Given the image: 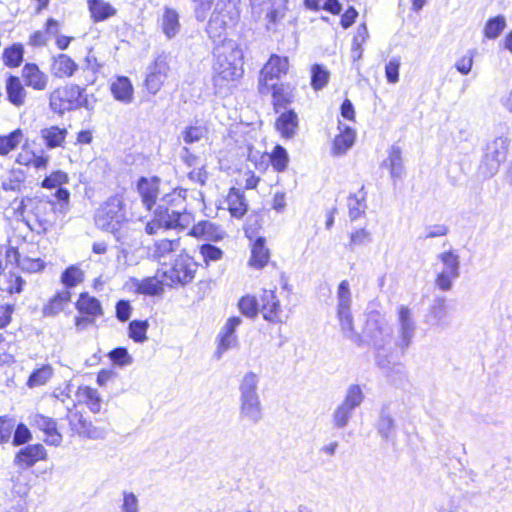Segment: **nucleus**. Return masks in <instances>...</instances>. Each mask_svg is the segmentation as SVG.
Returning <instances> with one entry per match:
<instances>
[{
  "instance_id": "nucleus-41",
  "label": "nucleus",
  "mask_w": 512,
  "mask_h": 512,
  "mask_svg": "<svg viewBox=\"0 0 512 512\" xmlns=\"http://www.w3.org/2000/svg\"><path fill=\"white\" fill-rule=\"evenodd\" d=\"M180 29L179 15L175 10L166 9L163 16L162 30L170 39L173 38Z\"/></svg>"
},
{
  "instance_id": "nucleus-6",
  "label": "nucleus",
  "mask_w": 512,
  "mask_h": 512,
  "mask_svg": "<svg viewBox=\"0 0 512 512\" xmlns=\"http://www.w3.org/2000/svg\"><path fill=\"white\" fill-rule=\"evenodd\" d=\"M186 190L174 189L162 196V228H187L192 215L186 212Z\"/></svg>"
},
{
  "instance_id": "nucleus-28",
  "label": "nucleus",
  "mask_w": 512,
  "mask_h": 512,
  "mask_svg": "<svg viewBox=\"0 0 512 512\" xmlns=\"http://www.w3.org/2000/svg\"><path fill=\"white\" fill-rule=\"evenodd\" d=\"M88 9L94 22H101L116 15L117 10L104 0H88Z\"/></svg>"
},
{
  "instance_id": "nucleus-13",
  "label": "nucleus",
  "mask_w": 512,
  "mask_h": 512,
  "mask_svg": "<svg viewBox=\"0 0 512 512\" xmlns=\"http://www.w3.org/2000/svg\"><path fill=\"white\" fill-rule=\"evenodd\" d=\"M442 268L435 278V285L441 291H449L453 282L460 276V257L454 251L442 252L438 255Z\"/></svg>"
},
{
  "instance_id": "nucleus-46",
  "label": "nucleus",
  "mask_w": 512,
  "mask_h": 512,
  "mask_svg": "<svg viewBox=\"0 0 512 512\" xmlns=\"http://www.w3.org/2000/svg\"><path fill=\"white\" fill-rule=\"evenodd\" d=\"M22 131L16 129L7 136H0V155H7L14 150L21 142Z\"/></svg>"
},
{
  "instance_id": "nucleus-3",
  "label": "nucleus",
  "mask_w": 512,
  "mask_h": 512,
  "mask_svg": "<svg viewBox=\"0 0 512 512\" xmlns=\"http://www.w3.org/2000/svg\"><path fill=\"white\" fill-rule=\"evenodd\" d=\"M260 377L253 371L246 372L239 381V419L250 425L263 418V406L259 395Z\"/></svg>"
},
{
  "instance_id": "nucleus-24",
  "label": "nucleus",
  "mask_w": 512,
  "mask_h": 512,
  "mask_svg": "<svg viewBox=\"0 0 512 512\" xmlns=\"http://www.w3.org/2000/svg\"><path fill=\"white\" fill-rule=\"evenodd\" d=\"M78 69V64L67 54H59L53 58L51 72L58 78L71 77Z\"/></svg>"
},
{
  "instance_id": "nucleus-64",
  "label": "nucleus",
  "mask_w": 512,
  "mask_h": 512,
  "mask_svg": "<svg viewBox=\"0 0 512 512\" xmlns=\"http://www.w3.org/2000/svg\"><path fill=\"white\" fill-rule=\"evenodd\" d=\"M121 510L122 512H138V500L134 493H123V503L121 505Z\"/></svg>"
},
{
  "instance_id": "nucleus-4",
  "label": "nucleus",
  "mask_w": 512,
  "mask_h": 512,
  "mask_svg": "<svg viewBox=\"0 0 512 512\" xmlns=\"http://www.w3.org/2000/svg\"><path fill=\"white\" fill-rule=\"evenodd\" d=\"M96 98L93 94L88 95L85 87L76 84L66 85L52 91L49 95L50 109L59 115L66 111H73L80 108L93 110Z\"/></svg>"
},
{
  "instance_id": "nucleus-60",
  "label": "nucleus",
  "mask_w": 512,
  "mask_h": 512,
  "mask_svg": "<svg viewBox=\"0 0 512 512\" xmlns=\"http://www.w3.org/2000/svg\"><path fill=\"white\" fill-rule=\"evenodd\" d=\"M214 0H192L194 14L198 21H204L211 9Z\"/></svg>"
},
{
  "instance_id": "nucleus-40",
  "label": "nucleus",
  "mask_w": 512,
  "mask_h": 512,
  "mask_svg": "<svg viewBox=\"0 0 512 512\" xmlns=\"http://www.w3.org/2000/svg\"><path fill=\"white\" fill-rule=\"evenodd\" d=\"M144 85L149 93L155 95L160 90V68L158 65V57L147 68V74Z\"/></svg>"
},
{
  "instance_id": "nucleus-2",
  "label": "nucleus",
  "mask_w": 512,
  "mask_h": 512,
  "mask_svg": "<svg viewBox=\"0 0 512 512\" xmlns=\"http://www.w3.org/2000/svg\"><path fill=\"white\" fill-rule=\"evenodd\" d=\"M363 336L376 352L377 365L389 370L391 361L388 355L392 352L395 342H393V329L388 321L378 313H371L363 329Z\"/></svg>"
},
{
  "instance_id": "nucleus-1",
  "label": "nucleus",
  "mask_w": 512,
  "mask_h": 512,
  "mask_svg": "<svg viewBox=\"0 0 512 512\" xmlns=\"http://www.w3.org/2000/svg\"><path fill=\"white\" fill-rule=\"evenodd\" d=\"M213 84L217 94L226 95L243 74V52L236 41L224 39L214 48Z\"/></svg>"
},
{
  "instance_id": "nucleus-5",
  "label": "nucleus",
  "mask_w": 512,
  "mask_h": 512,
  "mask_svg": "<svg viewBox=\"0 0 512 512\" xmlns=\"http://www.w3.org/2000/svg\"><path fill=\"white\" fill-rule=\"evenodd\" d=\"M54 196L59 202L58 206L52 201L38 200L33 207L34 224L31 229L38 234L52 229L57 220V212L66 214L69 210L70 192L66 188L57 189Z\"/></svg>"
},
{
  "instance_id": "nucleus-54",
  "label": "nucleus",
  "mask_w": 512,
  "mask_h": 512,
  "mask_svg": "<svg viewBox=\"0 0 512 512\" xmlns=\"http://www.w3.org/2000/svg\"><path fill=\"white\" fill-rule=\"evenodd\" d=\"M237 345V337L232 334L219 333V342L215 352L217 359H220L222 355L229 349Z\"/></svg>"
},
{
  "instance_id": "nucleus-27",
  "label": "nucleus",
  "mask_w": 512,
  "mask_h": 512,
  "mask_svg": "<svg viewBox=\"0 0 512 512\" xmlns=\"http://www.w3.org/2000/svg\"><path fill=\"white\" fill-rule=\"evenodd\" d=\"M383 166L390 170L393 180L400 179L404 174L402 161V150L398 145H392L388 152V157L383 161Z\"/></svg>"
},
{
  "instance_id": "nucleus-59",
  "label": "nucleus",
  "mask_w": 512,
  "mask_h": 512,
  "mask_svg": "<svg viewBox=\"0 0 512 512\" xmlns=\"http://www.w3.org/2000/svg\"><path fill=\"white\" fill-rule=\"evenodd\" d=\"M400 58L394 57L390 59V61L385 66V76L387 81L391 84H395L399 81V68H400Z\"/></svg>"
},
{
  "instance_id": "nucleus-22",
  "label": "nucleus",
  "mask_w": 512,
  "mask_h": 512,
  "mask_svg": "<svg viewBox=\"0 0 512 512\" xmlns=\"http://www.w3.org/2000/svg\"><path fill=\"white\" fill-rule=\"evenodd\" d=\"M428 317L433 326L441 329H445L450 326L448 308L444 298H436L434 300L429 309Z\"/></svg>"
},
{
  "instance_id": "nucleus-55",
  "label": "nucleus",
  "mask_w": 512,
  "mask_h": 512,
  "mask_svg": "<svg viewBox=\"0 0 512 512\" xmlns=\"http://www.w3.org/2000/svg\"><path fill=\"white\" fill-rule=\"evenodd\" d=\"M67 182H68V175L63 171L58 170V171H54L49 176H46L43 179L41 186L43 188H47V189L56 188V187H58V189H59L60 188L59 186H61L62 184H65Z\"/></svg>"
},
{
  "instance_id": "nucleus-26",
  "label": "nucleus",
  "mask_w": 512,
  "mask_h": 512,
  "mask_svg": "<svg viewBox=\"0 0 512 512\" xmlns=\"http://www.w3.org/2000/svg\"><path fill=\"white\" fill-rule=\"evenodd\" d=\"M366 196L367 192L364 186H361L356 193L349 195L347 206L349 217L352 221L360 218L365 213L367 209Z\"/></svg>"
},
{
  "instance_id": "nucleus-62",
  "label": "nucleus",
  "mask_w": 512,
  "mask_h": 512,
  "mask_svg": "<svg viewBox=\"0 0 512 512\" xmlns=\"http://www.w3.org/2000/svg\"><path fill=\"white\" fill-rule=\"evenodd\" d=\"M200 253L206 263L210 261H218L223 256L222 250L211 244L201 245Z\"/></svg>"
},
{
  "instance_id": "nucleus-47",
  "label": "nucleus",
  "mask_w": 512,
  "mask_h": 512,
  "mask_svg": "<svg viewBox=\"0 0 512 512\" xmlns=\"http://www.w3.org/2000/svg\"><path fill=\"white\" fill-rule=\"evenodd\" d=\"M287 0H277L273 3L272 9L267 13L268 30H274V25L284 18L287 10Z\"/></svg>"
},
{
  "instance_id": "nucleus-52",
  "label": "nucleus",
  "mask_w": 512,
  "mask_h": 512,
  "mask_svg": "<svg viewBox=\"0 0 512 512\" xmlns=\"http://www.w3.org/2000/svg\"><path fill=\"white\" fill-rule=\"evenodd\" d=\"M272 166L275 170L284 171L288 164V154L282 146H276L270 156Z\"/></svg>"
},
{
  "instance_id": "nucleus-45",
  "label": "nucleus",
  "mask_w": 512,
  "mask_h": 512,
  "mask_svg": "<svg viewBox=\"0 0 512 512\" xmlns=\"http://www.w3.org/2000/svg\"><path fill=\"white\" fill-rule=\"evenodd\" d=\"M330 78V73L322 65L314 64L311 67V86L315 91L323 89Z\"/></svg>"
},
{
  "instance_id": "nucleus-57",
  "label": "nucleus",
  "mask_w": 512,
  "mask_h": 512,
  "mask_svg": "<svg viewBox=\"0 0 512 512\" xmlns=\"http://www.w3.org/2000/svg\"><path fill=\"white\" fill-rule=\"evenodd\" d=\"M78 435L92 440H100L105 438L106 431L103 428L94 426L90 421H86Z\"/></svg>"
},
{
  "instance_id": "nucleus-10",
  "label": "nucleus",
  "mask_w": 512,
  "mask_h": 512,
  "mask_svg": "<svg viewBox=\"0 0 512 512\" xmlns=\"http://www.w3.org/2000/svg\"><path fill=\"white\" fill-rule=\"evenodd\" d=\"M364 393L360 385L351 384L347 387L343 400L331 414V422L336 429H345L353 418L355 410L363 403Z\"/></svg>"
},
{
  "instance_id": "nucleus-11",
  "label": "nucleus",
  "mask_w": 512,
  "mask_h": 512,
  "mask_svg": "<svg viewBox=\"0 0 512 512\" xmlns=\"http://www.w3.org/2000/svg\"><path fill=\"white\" fill-rule=\"evenodd\" d=\"M125 215L119 197H110L95 213V224L98 228L115 233L119 230Z\"/></svg>"
},
{
  "instance_id": "nucleus-34",
  "label": "nucleus",
  "mask_w": 512,
  "mask_h": 512,
  "mask_svg": "<svg viewBox=\"0 0 512 512\" xmlns=\"http://www.w3.org/2000/svg\"><path fill=\"white\" fill-rule=\"evenodd\" d=\"M67 130L58 126H51L41 130L40 134L48 149L62 146L67 136Z\"/></svg>"
},
{
  "instance_id": "nucleus-48",
  "label": "nucleus",
  "mask_w": 512,
  "mask_h": 512,
  "mask_svg": "<svg viewBox=\"0 0 512 512\" xmlns=\"http://www.w3.org/2000/svg\"><path fill=\"white\" fill-rule=\"evenodd\" d=\"M86 404L93 413H99L101 410V399L98 391L89 386L79 388Z\"/></svg>"
},
{
  "instance_id": "nucleus-51",
  "label": "nucleus",
  "mask_w": 512,
  "mask_h": 512,
  "mask_svg": "<svg viewBox=\"0 0 512 512\" xmlns=\"http://www.w3.org/2000/svg\"><path fill=\"white\" fill-rule=\"evenodd\" d=\"M75 404L72 402V407L67 405V420L69 422L70 429L74 433H79V431L84 427L85 422L87 421L81 412L74 410Z\"/></svg>"
},
{
  "instance_id": "nucleus-50",
  "label": "nucleus",
  "mask_w": 512,
  "mask_h": 512,
  "mask_svg": "<svg viewBox=\"0 0 512 512\" xmlns=\"http://www.w3.org/2000/svg\"><path fill=\"white\" fill-rule=\"evenodd\" d=\"M259 302L254 296H244L240 299L238 306L242 314L247 317L253 318L260 312Z\"/></svg>"
},
{
  "instance_id": "nucleus-44",
  "label": "nucleus",
  "mask_w": 512,
  "mask_h": 512,
  "mask_svg": "<svg viewBox=\"0 0 512 512\" xmlns=\"http://www.w3.org/2000/svg\"><path fill=\"white\" fill-rule=\"evenodd\" d=\"M53 375V369L50 365H43L41 368L34 370L27 381L30 388L42 386L48 382Z\"/></svg>"
},
{
  "instance_id": "nucleus-9",
  "label": "nucleus",
  "mask_w": 512,
  "mask_h": 512,
  "mask_svg": "<svg viewBox=\"0 0 512 512\" xmlns=\"http://www.w3.org/2000/svg\"><path fill=\"white\" fill-rule=\"evenodd\" d=\"M197 263L187 254H180L170 262L162 264V286L180 284L185 285L193 280L197 271Z\"/></svg>"
},
{
  "instance_id": "nucleus-35",
  "label": "nucleus",
  "mask_w": 512,
  "mask_h": 512,
  "mask_svg": "<svg viewBox=\"0 0 512 512\" xmlns=\"http://www.w3.org/2000/svg\"><path fill=\"white\" fill-rule=\"evenodd\" d=\"M269 257V250L265 246L264 238H258L252 246L251 258L249 260L250 266L261 269L267 264Z\"/></svg>"
},
{
  "instance_id": "nucleus-31",
  "label": "nucleus",
  "mask_w": 512,
  "mask_h": 512,
  "mask_svg": "<svg viewBox=\"0 0 512 512\" xmlns=\"http://www.w3.org/2000/svg\"><path fill=\"white\" fill-rule=\"evenodd\" d=\"M71 300V293L68 290L58 292L50 301L43 307L42 314L45 317H53L63 311L65 305Z\"/></svg>"
},
{
  "instance_id": "nucleus-12",
  "label": "nucleus",
  "mask_w": 512,
  "mask_h": 512,
  "mask_svg": "<svg viewBox=\"0 0 512 512\" xmlns=\"http://www.w3.org/2000/svg\"><path fill=\"white\" fill-rule=\"evenodd\" d=\"M509 139L506 137H497L487 144L484 158L480 164V171L484 177L494 176L506 158L509 147Z\"/></svg>"
},
{
  "instance_id": "nucleus-32",
  "label": "nucleus",
  "mask_w": 512,
  "mask_h": 512,
  "mask_svg": "<svg viewBox=\"0 0 512 512\" xmlns=\"http://www.w3.org/2000/svg\"><path fill=\"white\" fill-rule=\"evenodd\" d=\"M77 310L92 317L101 316L103 314L102 306L100 301L89 296L87 293H81L76 303Z\"/></svg>"
},
{
  "instance_id": "nucleus-39",
  "label": "nucleus",
  "mask_w": 512,
  "mask_h": 512,
  "mask_svg": "<svg viewBox=\"0 0 512 512\" xmlns=\"http://www.w3.org/2000/svg\"><path fill=\"white\" fill-rule=\"evenodd\" d=\"M24 48L21 44H13L3 51V62L10 68H16L23 62Z\"/></svg>"
},
{
  "instance_id": "nucleus-25",
  "label": "nucleus",
  "mask_w": 512,
  "mask_h": 512,
  "mask_svg": "<svg viewBox=\"0 0 512 512\" xmlns=\"http://www.w3.org/2000/svg\"><path fill=\"white\" fill-rule=\"evenodd\" d=\"M188 234L211 241H218L223 238V231L220 227L210 221L198 222L192 226Z\"/></svg>"
},
{
  "instance_id": "nucleus-8",
  "label": "nucleus",
  "mask_w": 512,
  "mask_h": 512,
  "mask_svg": "<svg viewBox=\"0 0 512 512\" xmlns=\"http://www.w3.org/2000/svg\"><path fill=\"white\" fill-rule=\"evenodd\" d=\"M238 0H217L207 25L210 38H221L228 26L234 25L239 17Z\"/></svg>"
},
{
  "instance_id": "nucleus-38",
  "label": "nucleus",
  "mask_w": 512,
  "mask_h": 512,
  "mask_svg": "<svg viewBox=\"0 0 512 512\" xmlns=\"http://www.w3.org/2000/svg\"><path fill=\"white\" fill-rule=\"evenodd\" d=\"M270 92H272L273 104L277 112L292 101V94L284 84L271 83Z\"/></svg>"
},
{
  "instance_id": "nucleus-18",
  "label": "nucleus",
  "mask_w": 512,
  "mask_h": 512,
  "mask_svg": "<svg viewBox=\"0 0 512 512\" xmlns=\"http://www.w3.org/2000/svg\"><path fill=\"white\" fill-rule=\"evenodd\" d=\"M45 457L46 450L42 444L27 445L17 452L14 463L21 468H30Z\"/></svg>"
},
{
  "instance_id": "nucleus-58",
  "label": "nucleus",
  "mask_w": 512,
  "mask_h": 512,
  "mask_svg": "<svg viewBox=\"0 0 512 512\" xmlns=\"http://www.w3.org/2000/svg\"><path fill=\"white\" fill-rule=\"evenodd\" d=\"M109 358L115 365L118 366L130 365L133 361V358L128 353V350L124 347H117L110 351Z\"/></svg>"
},
{
  "instance_id": "nucleus-37",
  "label": "nucleus",
  "mask_w": 512,
  "mask_h": 512,
  "mask_svg": "<svg viewBox=\"0 0 512 512\" xmlns=\"http://www.w3.org/2000/svg\"><path fill=\"white\" fill-rule=\"evenodd\" d=\"M25 280L14 273L0 274V290L6 291L9 294H19L23 291Z\"/></svg>"
},
{
  "instance_id": "nucleus-61",
  "label": "nucleus",
  "mask_w": 512,
  "mask_h": 512,
  "mask_svg": "<svg viewBox=\"0 0 512 512\" xmlns=\"http://www.w3.org/2000/svg\"><path fill=\"white\" fill-rule=\"evenodd\" d=\"M370 241V233L365 228H360L351 233L349 248L350 250H353L355 246L364 245Z\"/></svg>"
},
{
  "instance_id": "nucleus-30",
  "label": "nucleus",
  "mask_w": 512,
  "mask_h": 512,
  "mask_svg": "<svg viewBox=\"0 0 512 512\" xmlns=\"http://www.w3.org/2000/svg\"><path fill=\"white\" fill-rule=\"evenodd\" d=\"M376 430L382 439L389 441L395 436V421L387 407L381 409Z\"/></svg>"
},
{
  "instance_id": "nucleus-7",
  "label": "nucleus",
  "mask_w": 512,
  "mask_h": 512,
  "mask_svg": "<svg viewBox=\"0 0 512 512\" xmlns=\"http://www.w3.org/2000/svg\"><path fill=\"white\" fill-rule=\"evenodd\" d=\"M336 300V316L342 334L354 344L361 346L364 340L354 328L353 315L351 311L352 295L350 285L347 280L341 281L338 285Z\"/></svg>"
},
{
  "instance_id": "nucleus-36",
  "label": "nucleus",
  "mask_w": 512,
  "mask_h": 512,
  "mask_svg": "<svg viewBox=\"0 0 512 512\" xmlns=\"http://www.w3.org/2000/svg\"><path fill=\"white\" fill-rule=\"evenodd\" d=\"M229 211L234 217H242L247 211L244 195L237 189L232 188L227 196Z\"/></svg>"
},
{
  "instance_id": "nucleus-23",
  "label": "nucleus",
  "mask_w": 512,
  "mask_h": 512,
  "mask_svg": "<svg viewBox=\"0 0 512 512\" xmlns=\"http://www.w3.org/2000/svg\"><path fill=\"white\" fill-rule=\"evenodd\" d=\"M159 190V179L153 177L151 180L141 177L138 181V191L142 197V201L147 209H151L156 203Z\"/></svg>"
},
{
  "instance_id": "nucleus-17",
  "label": "nucleus",
  "mask_w": 512,
  "mask_h": 512,
  "mask_svg": "<svg viewBox=\"0 0 512 512\" xmlns=\"http://www.w3.org/2000/svg\"><path fill=\"white\" fill-rule=\"evenodd\" d=\"M31 424L45 433V442L47 444L54 446L61 444L63 438L57 429V422L53 418L42 414H35L31 417Z\"/></svg>"
},
{
  "instance_id": "nucleus-20",
  "label": "nucleus",
  "mask_w": 512,
  "mask_h": 512,
  "mask_svg": "<svg viewBox=\"0 0 512 512\" xmlns=\"http://www.w3.org/2000/svg\"><path fill=\"white\" fill-rule=\"evenodd\" d=\"M5 90L7 100L16 107H21L25 103L27 92L21 83L19 77L9 75L6 79Z\"/></svg>"
},
{
  "instance_id": "nucleus-53",
  "label": "nucleus",
  "mask_w": 512,
  "mask_h": 512,
  "mask_svg": "<svg viewBox=\"0 0 512 512\" xmlns=\"http://www.w3.org/2000/svg\"><path fill=\"white\" fill-rule=\"evenodd\" d=\"M137 291L145 295H158L160 293V280L156 277H148L138 283Z\"/></svg>"
},
{
  "instance_id": "nucleus-63",
  "label": "nucleus",
  "mask_w": 512,
  "mask_h": 512,
  "mask_svg": "<svg viewBox=\"0 0 512 512\" xmlns=\"http://www.w3.org/2000/svg\"><path fill=\"white\" fill-rule=\"evenodd\" d=\"M18 268H20L22 271L33 273L43 269L44 263L40 258L34 259L29 257H22Z\"/></svg>"
},
{
  "instance_id": "nucleus-33",
  "label": "nucleus",
  "mask_w": 512,
  "mask_h": 512,
  "mask_svg": "<svg viewBox=\"0 0 512 512\" xmlns=\"http://www.w3.org/2000/svg\"><path fill=\"white\" fill-rule=\"evenodd\" d=\"M355 132L350 127H344L333 142L332 152L336 156L345 154L354 144Z\"/></svg>"
},
{
  "instance_id": "nucleus-21",
  "label": "nucleus",
  "mask_w": 512,
  "mask_h": 512,
  "mask_svg": "<svg viewBox=\"0 0 512 512\" xmlns=\"http://www.w3.org/2000/svg\"><path fill=\"white\" fill-rule=\"evenodd\" d=\"M25 84L35 90H44L47 87L48 76L34 63H27L22 69Z\"/></svg>"
},
{
  "instance_id": "nucleus-29",
  "label": "nucleus",
  "mask_w": 512,
  "mask_h": 512,
  "mask_svg": "<svg viewBox=\"0 0 512 512\" xmlns=\"http://www.w3.org/2000/svg\"><path fill=\"white\" fill-rule=\"evenodd\" d=\"M276 128L285 138H292L298 128V116L293 110L283 112L276 121Z\"/></svg>"
},
{
  "instance_id": "nucleus-15",
  "label": "nucleus",
  "mask_w": 512,
  "mask_h": 512,
  "mask_svg": "<svg viewBox=\"0 0 512 512\" xmlns=\"http://www.w3.org/2000/svg\"><path fill=\"white\" fill-rule=\"evenodd\" d=\"M416 333V322L412 310L405 306L400 305L397 308V339L395 346L401 350L408 348Z\"/></svg>"
},
{
  "instance_id": "nucleus-14",
  "label": "nucleus",
  "mask_w": 512,
  "mask_h": 512,
  "mask_svg": "<svg viewBox=\"0 0 512 512\" xmlns=\"http://www.w3.org/2000/svg\"><path fill=\"white\" fill-rule=\"evenodd\" d=\"M289 69V61L287 57L271 55L267 63L260 71L258 89L261 94L270 92L271 81L279 79L285 75Z\"/></svg>"
},
{
  "instance_id": "nucleus-16",
  "label": "nucleus",
  "mask_w": 512,
  "mask_h": 512,
  "mask_svg": "<svg viewBox=\"0 0 512 512\" xmlns=\"http://www.w3.org/2000/svg\"><path fill=\"white\" fill-rule=\"evenodd\" d=\"M260 313L270 323H283V311L280 301L272 289H263L260 295Z\"/></svg>"
},
{
  "instance_id": "nucleus-49",
  "label": "nucleus",
  "mask_w": 512,
  "mask_h": 512,
  "mask_svg": "<svg viewBox=\"0 0 512 512\" xmlns=\"http://www.w3.org/2000/svg\"><path fill=\"white\" fill-rule=\"evenodd\" d=\"M147 328V321L133 320L128 326L129 337L137 343H142L146 340Z\"/></svg>"
},
{
  "instance_id": "nucleus-19",
  "label": "nucleus",
  "mask_w": 512,
  "mask_h": 512,
  "mask_svg": "<svg viewBox=\"0 0 512 512\" xmlns=\"http://www.w3.org/2000/svg\"><path fill=\"white\" fill-rule=\"evenodd\" d=\"M113 97L123 103L130 104L134 99V88L126 76H118L110 85Z\"/></svg>"
},
{
  "instance_id": "nucleus-56",
  "label": "nucleus",
  "mask_w": 512,
  "mask_h": 512,
  "mask_svg": "<svg viewBox=\"0 0 512 512\" xmlns=\"http://www.w3.org/2000/svg\"><path fill=\"white\" fill-rule=\"evenodd\" d=\"M207 130L204 126H189L182 132L185 143L192 144L200 141L206 136Z\"/></svg>"
},
{
  "instance_id": "nucleus-42",
  "label": "nucleus",
  "mask_w": 512,
  "mask_h": 512,
  "mask_svg": "<svg viewBox=\"0 0 512 512\" xmlns=\"http://www.w3.org/2000/svg\"><path fill=\"white\" fill-rule=\"evenodd\" d=\"M506 28V19L503 15H498L489 19L484 26V36L488 39H496Z\"/></svg>"
},
{
  "instance_id": "nucleus-43",
  "label": "nucleus",
  "mask_w": 512,
  "mask_h": 512,
  "mask_svg": "<svg viewBox=\"0 0 512 512\" xmlns=\"http://www.w3.org/2000/svg\"><path fill=\"white\" fill-rule=\"evenodd\" d=\"M84 281V272L77 266L71 265L61 275V282L69 289Z\"/></svg>"
}]
</instances>
